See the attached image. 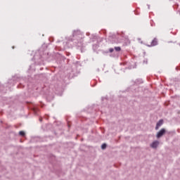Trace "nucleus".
Instances as JSON below:
<instances>
[{"label": "nucleus", "mask_w": 180, "mask_h": 180, "mask_svg": "<svg viewBox=\"0 0 180 180\" xmlns=\"http://www.w3.org/2000/svg\"><path fill=\"white\" fill-rule=\"evenodd\" d=\"M158 44V41H157V39H154L152 41L150 46H157Z\"/></svg>", "instance_id": "20e7f679"}, {"label": "nucleus", "mask_w": 180, "mask_h": 180, "mask_svg": "<svg viewBox=\"0 0 180 180\" xmlns=\"http://www.w3.org/2000/svg\"><path fill=\"white\" fill-rule=\"evenodd\" d=\"M115 51H120V50H122V49L120 48V46H115Z\"/></svg>", "instance_id": "39448f33"}, {"label": "nucleus", "mask_w": 180, "mask_h": 180, "mask_svg": "<svg viewBox=\"0 0 180 180\" xmlns=\"http://www.w3.org/2000/svg\"><path fill=\"white\" fill-rule=\"evenodd\" d=\"M165 134V129H162L157 134V138L160 139V137H162Z\"/></svg>", "instance_id": "f257e3e1"}, {"label": "nucleus", "mask_w": 180, "mask_h": 180, "mask_svg": "<svg viewBox=\"0 0 180 180\" xmlns=\"http://www.w3.org/2000/svg\"><path fill=\"white\" fill-rule=\"evenodd\" d=\"M160 144V142L155 141L153 143H151L150 147L152 148H157L158 147V145Z\"/></svg>", "instance_id": "7ed1b4c3"}, {"label": "nucleus", "mask_w": 180, "mask_h": 180, "mask_svg": "<svg viewBox=\"0 0 180 180\" xmlns=\"http://www.w3.org/2000/svg\"><path fill=\"white\" fill-rule=\"evenodd\" d=\"M101 148H102V150H105V148H106V145H105V143H103V144L101 146Z\"/></svg>", "instance_id": "0eeeda50"}, {"label": "nucleus", "mask_w": 180, "mask_h": 180, "mask_svg": "<svg viewBox=\"0 0 180 180\" xmlns=\"http://www.w3.org/2000/svg\"><path fill=\"white\" fill-rule=\"evenodd\" d=\"M164 123V120H160L159 122L157 123L156 127H155V130H158L161 126H162Z\"/></svg>", "instance_id": "f03ea898"}, {"label": "nucleus", "mask_w": 180, "mask_h": 180, "mask_svg": "<svg viewBox=\"0 0 180 180\" xmlns=\"http://www.w3.org/2000/svg\"><path fill=\"white\" fill-rule=\"evenodd\" d=\"M19 134H20V136H25V131H20L19 132Z\"/></svg>", "instance_id": "423d86ee"}, {"label": "nucleus", "mask_w": 180, "mask_h": 180, "mask_svg": "<svg viewBox=\"0 0 180 180\" xmlns=\"http://www.w3.org/2000/svg\"><path fill=\"white\" fill-rule=\"evenodd\" d=\"M109 51H110V53H113L114 49L112 48H111V49H109Z\"/></svg>", "instance_id": "6e6552de"}]
</instances>
